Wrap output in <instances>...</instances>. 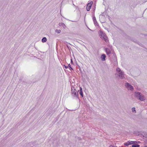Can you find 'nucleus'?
Returning a JSON list of instances; mask_svg holds the SVG:
<instances>
[{
  "instance_id": "nucleus-1",
  "label": "nucleus",
  "mask_w": 147,
  "mask_h": 147,
  "mask_svg": "<svg viewBox=\"0 0 147 147\" xmlns=\"http://www.w3.org/2000/svg\"><path fill=\"white\" fill-rule=\"evenodd\" d=\"M116 71L117 73H116V74L118 75L120 79H123L125 78V74L118 67L116 68Z\"/></svg>"
},
{
  "instance_id": "nucleus-2",
  "label": "nucleus",
  "mask_w": 147,
  "mask_h": 147,
  "mask_svg": "<svg viewBox=\"0 0 147 147\" xmlns=\"http://www.w3.org/2000/svg\"><path fill=\"white\" fill-rule=\"evenodd\" d=\"M135 96L137 98L138 97V99L141 101H144L145 100L144 96L141 93L138 92H135Z\"/></svg>"
},
{
  "instance_id": "nucleus-3",
  "label": "nucleus",
  "mask_w": 147,
  "mask_h": 147,
  "mask_svg": "<svg viewBox=\"0 0 147 147\" xmlns=\"http://www.w3.org/2000/svg\"><path fill=\"white\" fill-rule=\"evenodd\" d=\"M99 35L100 37L102 39H103L106 42H107L109 40L108 38L105 34L101 30H100L99 32Z\"/></svg>"
},
{
  "instance_id": "nucleus-4",
  "label": "nucleus",
  "mask_w": 147,
  "mask_h": 147,
  "mask_svg": "<svg viewBox=\"0 0 147 147\" xmlns=\"http://www.w3.org/2000/svg\"><path fill=\"white\" fill-rule=\"evenodd\" d=\"M71 91L72 95L73 96L78 98V91L76 90L74 87H72Z\"/></svg>"
},
{
  "instance_id": "nucleus-5",
  "label": "nucleus",
  "mask_w": 147,
  "mask_h": 147,
  "mask_svg": "<svg viewBox=\"0 0 147 147\" xmlns=\"http://www.w3.org/2000/svg\"><path fill=\"white\" fill-rule=\"evenodd\" d=\"M125 86L129 90L131 91H133L134 90L133 87L129 83H127L125 84Z\"/></svg>"
},
{
  "instance_id": "nucleus-6",
  "label": "nucleus",
  "mask_w": 147,
  "mask_h": 147,
  "mask_svg": "<svg viewBox=\"0 0 147 147\" xmlns=\"http://www.w3.org/2000/svg\"><path fill=\"white\" fill-rule=\"evenodd\" d=\"M92 4V2L90 1V2L88 3V4H87L86 7V9L88 11H89L90 10Z\"/></svg>"
},
{
  "instance_id": "nucleus-7",
  "label": "nucleus",
  "mask_w": 147,
  "mask_h": 147,
  "mask_svg": "<svg viewBox=\"0 0 147 147\" xmlns=\"http://www.w3.org/2000/svg\"><path fill=\"white\" fill-rule=\"evenodd\" d=\"M105 51L106 52L107 54L108 55H109L111 53V51L110 50L109 48H106L105 49Z\"/></svg>"
},
{
  "instance_id": "nucleus-8",
  "label": "nucleus",
  "mask_w": 147,
  "mask_h": 147,
  "mask_svg": "<svg viewBox=\"0 0 147 147\" xmlns=\"http://www.w3.org/2000/svg\"><path fill=\"white\" fill-rule=\"evenodd\" d=\"M106 57V55L104 54L102 55L101 57V60L102 61H104L105 60V58Z\"/></svg>"
},
{
  "instance_id": "nucleus-9",
  "label": "nucleus",
  "mask_w": 147,
  "mask_h": 147,
  "mask_svg": "<svg viewBox=\"0 0 147 147\" xmlns=\"http://www.w3.org/2000/svg\"><path fill=\"white\" fill-rule=\"evenodd\" d=\"M79 94L82 96V97H83V92L82 90V89L81 87H80Z\"/></svg>"
},
{
  "instance_id": "nucleus-10",
  "label": "nucleus",
  "mask_w": 147,
  "mask_h": 147,
  "mask_svg": "<svg viewBox=\"0 0 147 147\" xmlns=\"http://www.w3.org/2000/svg\"><path fill=\"white\" fill-rule=\"evenodd\" d=\"M136 143H138L137 141H129V144L130 145L132 144H136Z\"/></svg>"
},
{
  "instance_id": "nucleus-11",
  "label": "nucleus",
  "mask_w": 147,
  "mask_h": 147,
  "mask_svg": "<svg viewBox=\"0 0 147 147\" xmlns=\"http://www.w3.org/2000/svg\"><path fill=\"white\" fill-rule=\"evenodd\" d=\"M59 26H62V27L64 28H66V26L65 24L63 23H59Z\"/></svg>"
},
{
  "instance_id": "nucleus-12",
  "label": "nucleus",
  "mask_w": 147,
  "mask_h": 147,
  "mask_svg": "<svg viewBox=\"0 0 147 147\" xmlns=\"http://www.w3.org/2000/svg\"><path fill=\"white\" fill-rule=\"evenodd\" d=\"M47 40V38L45 37H43L42 39V41L43 42H45Z\"/></svg>"
},
{
  "instance_id": "nucleus-13",
  "label": "nucleus",
  "mask_w": 147,
  "mask_h": 147,
  "mask_svg": "<svg viewBox=\"0 0 147 147\" xmlns=\"http://www.w3.org/2000/svg\"><path fill=\"white\" fill-rule=\"evenodd\" d=\"M132 147H140V146L139 144H135L132 145L131 146Z\"/></svg>"
},
{
  "instance_id": "nucleus-14",
  "label": "nucleus",
  "mask_w": 147,
  "mask_h": 147,
  "mask_svg": "<svg viewBox=\"0 0 147 147\" xmlns=\"http://www.w3.org/2000/svg\"><path fill=\"white\" fill-rule=\"evenodd\" d=\"M94 21V24L95 26H99V25H98V22H97L96 20L95 21Z\"/></svg>"
},
{
  "instance_id": "nucleus-15",
  "label": "nucleus",
  "mask_w": 147,
  "mask_h": 147,
  "mask_svg": "<svg viewBox=\"0 0 147 147\" xmlns=\"http://www.w3.org/2000/svg\"><path fill=\"white\" fill-rule=\"evenodd\" d=\"M55 32L57 33H59L61 32V30H58L57 29H56L55 30Z\"/></svg>"
},
{
  "instance_id": "nucleus-16",
  "label": "nucleus",
  "mask_w": 147,
  "mask_h": 147,
  "mask_svg": "<svg viewBox=\"0 0 147 147\" xmlns=\"http://www.w3.org/2000/svg\"><path fill=\"white\" fill-rule=\"evenodd\" d=\"M129 145H130V144H129V141H128L127 142H126V143H125L124 144V145H125L126 146H128Z\"/></svg>"
},
{
  "instance_id": "nucleus-17",
  "label": "nucleus",
  "mask_w": 147,
  "mask_h": 147,
  "mask_svg": "<svg viewBox=\"0 0 147 147\" xmlns=\"http://www.w3.org/2000/svg\"><path fill=\"white\" fill-rule=\"evenodd\" d=\"M92 19L93 20V21H95L96 20L95 17L94 15L93 16V18Z\"/></svg>"
},
{
  "instance_id": "nucleus-18",
  "label": "nucleus",
  "mask_w": 147,
  "mask_h": 147,
  "mask_svg": "<svg viewBox=\"0 0 147 147\" xmlns=\"http://www.w3.org/2000/svg\"><path fill=\"white\" fill-rule=\"evenodd\" d=\"M132 111L134 112V111H136L135 108V107H133L132 109Z\"/></svg>"
},
{
  "instance_id": "nucleus-19",
  "label": "nucleus",
  "mask_w": 147,
  "mask_h": 147,
  "mask_svg": "<svg viewBox=\"0 0 147 147\" xmlns=\"http://www.w3.org/2000/svg\"><path fill=\"white\" fill-rule=\"evenodd\" d=\"M64 67H65V69H67V68H68V66H65V65H64Z\"/></svg>"
},
{
  "instance_id": "nucleus-20",
  "label": "nucleus",
  "mask_w": 147,
  "mask_h": 147,
  "mask_svg": "<svg viewBox=\"0 0 147 147\" xmlns=\"http://www.w3.org/2000/svg\"><path fill=\"white\" fill-rule=\"evenodd\" d=\"M69 69L70 70H73V69L71 67H69Z\"/></svg>"
},
{
  "instance_id": "nucleus-21",
  "label": "nucleus",
  "mask_w": 147,
  "mask_h": 147,
  "mask_svg": "<svg viewBox=\"0 0 147 147\" xmlns=\"http://www.w3.org/2000/svg\"><path fill=\"white\" fill-rule=\"evenodd\" d=\"M68 67H69V68L70 67H71V65H70V64H68Z\"/></svg>"
},
{
  "instance_id": "nucleus-22",
  "label": "nucleus",
  "mask_w": 147,
  "mask_h": 147,
  "mask_svg": "<svg viewBox=\"0 0 147 147\" xmlns=\"http://www.w3.org/2000/svg\"><path fill=\"white\" fill-rule=\"evenodd\" d=\"M71 63H73V61H72V59H71Z\"/></svg>"
},
{
  "instance_id": "nucleus-23",
  "label": "nucleus",
  "mask_w": 147,
  "mask_h": 147,
  "mask_svg": "<svg viewBox=\"0 0 147 147\" xmlns=\"http://www.w3.org/2000/svg\"><path fill=\"white\" fill-rule=\"evenodd\" d=\"M112 147V146L111 145L110 146V147Z\"/></svg>"
},
{
  "instance_id": "nucleus-24",
  "label": "nucleus",
  "mask_w": 147,
  "mask_h": 147,
  "mask_svg": "<svg viewBox=\"0 0 147 147\" xmlns=\"http://www.w3.org/2000/svg\"><path fill=\"white\" fill-rule=\"evenodd\" d=\"M143 147H146V146H144Z\"/></svg>"
},
{
  "instance_id": "nucleus-25",
  "label": "nucleus",
  "mask_w": 147,
  "mask_h": 147,
  "mask_svg": "<svg viewBox=\"0 0 147 147\" xmlns=\"http://www.w3.org/2000/svg\"><path fill=\"white\" fill-rule=\"evenodd\" d=\"M73 5H74V6H75V5H74V4H73Z\"/></svg>"
},
{
  "instance_id": "nucleus-26",
  "label": "nucleus",
  "mask_w": 147,
  "mask_h": 147,
  "mask_svg": "<svg viewBox=\"0 0 147 147\" xmlns=\"http://www.w3.org/2000/svg\"><path fill=\"white\" fill-rule=\"evenodd\" d=\"M146 137H147V135L146 136Z\"/></svg>"
},
{
  "instance_id": "nucleus-27",
  "label": "nucleus",
  "mask_w": 147,
  "mask_h": 147,
  "mask_svg": "<svg viewBox=\"0 0 147 147\" xmlns=\"http://www.w3.org/2000/svg\"><path fill=\"white\" fill-rule=\"evenodd\" d=\"M146 146V147H147V146Z\"/></svg>"
}]
</instances>
